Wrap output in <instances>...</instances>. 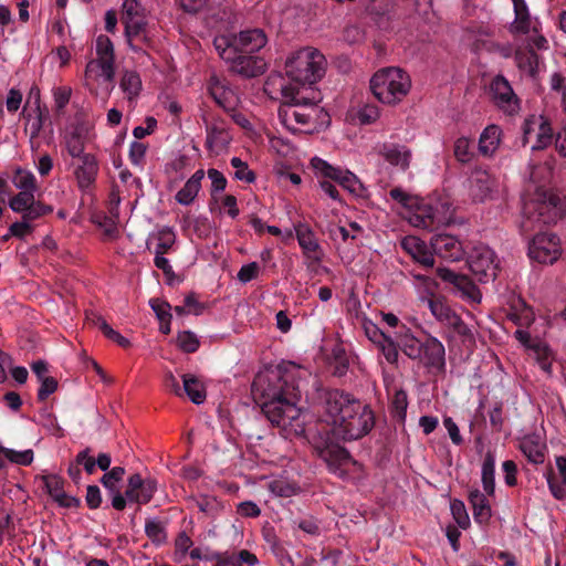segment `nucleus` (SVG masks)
Segmentation results:
<instances>
[{
	"instance_id": "nucleus-54",
	"label": "nucleus",
	"mask_w": 566,
	"mask_h": 566,
	"mask_svg": "<svg viewBox=\"0 0 566 566\" xmlns=\"http://www.w3.org/2000/svg\"><path fill=\"white\" fill-rule=\"evenodd\" d=\"M127 44L133 52L148 56L146 50L153 46V40L147 27L140 34L135 36L134 43L127 42Z\"/></svg>"
},
{
	"instance_id": "nucleus-58",
	"label": "nucleus",
	"mask_w": 566,
	"mask_h": 566,
	"mask_svg": "<svg viewBox=\"0 0 566 566\" xmlns=\"http://www.w3.org/2000/svg\"><path fill=\"white\" fill-rule=\"evenodd\" d=\"M422 342L412 335H406L402 339L401 349L405 355L411 359H418L420 357Z\"/></svg>"
},
{
	"instance_id": "nucleus-27",
	"label": "nucleus",
	"mask_w": 566,
	"mask_h": 566,
	"mask_svg": "<svg viewBox=\"0 0 566 566\" xmlns=\"http://www.w3.org/2000/svg\"><path fill=\"white\" fill-rule=\"evenodd\" d=\"M535 132L536 142L532 145V149H542L548 146L553 140V129L551 124L544 117L537 122H527L524 128V138L526 142Z\"/></svg>"
},
{
	"instance_id": "nucleus-48",
	"label": "nucleus",
	"mask_w": 566,
	"mask_h": 566,
	"mask_svg": "<svg viewBox=\"0 0 566 566\" xmlns=\"http://www.w3.org/2000/svg\"><path fill=\"white\" fill-rule=\"evenodd\" d=\"M516 64L520 70L524 71L531 76L536 74L537 65H538V56L534 52L528 53H516L515 55Z\"/></svg>"
},
{
	"instance_id": "nucleus-23",
	"label": "nucleus",
	"mask_w": 566,
	"mask_h": 566,
	"mask_svg": "<svg viewBox=\"0 0 566 566\" xmlns=\"http://www.w3.org/2000/svg\"><path fill=\"white\" fill-rule=\"evenodd\" d=\"M294 229L304 255L312 263H319L323 259V251L312 229L305 223H297Z\"/></svg>"
},
{
	"instance_id": "nucleus-42",
	"label": "nucleus",
	"mask_w": 566,
	"mask_h": 566,
	"mask_svg": "<svg viewBox=\"0 0 566 566\" xmlns=\"http://www.w3.org/2000/svg\"><path fill=\"white\" fill-rule=\"evenodd\" d=\"M520 449L530 462L535 464L544 462V446L533 438H524Z\"/></svg>"
},
{
	"instance_id": "nucleus-30",
	"label": "nucleus",
	"mask_w": 566,
	"mask_h": 566,
	"mask_svg": "<svg viewBox=\"0 0 566 566\" xmlns=\"http://www.w3.org/2000/svg\"><path fill=\"white\" fill-rule=\"evenodd\" d=\"M237 51L242 53H254L266 44V35L260 29L247 30L234 35Z\"/></svg>"
},
{
	"instance_id": "nucleus-34",
	"label": "nucleus",
	"mask_w": 566,
	"mask_h": 566,
	"mask_svg": "<svg viewBox=\"0 0 566 566\" xmlns=\"http://www.w3.org/2000/svg\"><path fill=\"white\" fill-rule=\"evenodd\" d=\"M203 177L205 171L202 169H198L176 193L177 202L182 206H189L192 203L201 188V180Z\"/></svg>"
},
{
	"instance_id": "nucleus-4",
	"label": "nucleus",
	"mask_w": 566,
	"mask_h": 566,
	"mask_svg": "<svg viewBox=\"0 0 566 566\" xmlns=\"http://www.w3.org/2000/svg\"><path fill=\"white\" fill-rule=\"evenodd\" d=\"M280 122L293 133L313 134L329 125V115L315 103L298 96L280 106Z\"/></svg>"
},
{
	"instance_id": "nucleus-29",
	"label": "nucleus",
	"mask_w": 566,
	"mask_h": 566,
	"mask_svg": "<svg viewBox=\"0 0 566 566\" xmlns=\"http://www.w3.org/2000/svg\"><path fill=\"white\" fill-rule=\"evenodd\" d=\"M209 93L214 102L224 111H232L237 104L234 92L217 76H211L209 81Z\"/></svg>"
},
{
	"instance_id": "nucleus-47",
	"label": "nucleus",
	"mask_w": 566,
	"mask_h": 566,
	"mask_svg": "<svg viewBox=\"0 0 566 566\" xmlns=\"http://www.w3.org/2000/svg\"><path fill=\"white\" fill-rule=\"evenodd\" d=\"M14 186L20 191L35 192L38 189L36 179L31 171L18 169L13 179Z\"/></svg>"
},
{
	"instance_id": "nucleus-51",
	"label": "nucleus",
	"mask_w": 566,
	"mask_h": 566,
	"mask_svg": "<svg viewBox=\"0 0 566 566\" xmlns=\"http://www.w3.org/2000/svg\"><path fill=\"white\" fill-rule=\"evenodd\" d=\"M268 488L275 496L289 497L296 493L297 488L284 479H275L269 482Z\"/></svg>"
},
{
	"instance_id": "nucleus-60",
	"label": "nucleus",
	"mask_w": 566,
	"mask_h": 566,
	"mask_svg": "<svg viewBox=\"0 0 566 566\" xmlns=\"http://www.w3.org/2000/svg\"><path fill=\"white\" fill-rule=\"evenodd\" d=\"M349 228L350 229H347L342 226L335 227L334 229L331 230L332 239L337 240L338 238H340L345 242L348 239H355V232L363 231V228L357 222H350Z\"/></svg>"
},
{
	"instance_id": "nucleus-15",
	"label": "nucleus",
	"mask_w": 566,
	"mask_h": 566,
	"mask_svg": "<svg viewBox=\"0 0 566 566\" xmlns=\"http://www.w3.org/2000/svg\"><path fill=\"white\" fill-rule=\"evenodd\" d=\"M157 481L142 478L139 473L132 474L127 480L125 495L132 503L147 504L157 491Z\"/></svg>"
},
{
	"instance_id": "nucleus-25",
	"label": "nucleus",
	"mask_w": 566,
	"mask_h": 566,
	"mask_svg": "<svg viewBox=\"0 0 566 566\" xmlns=\"http://www.w3.org/2000/svg\"><path fill=\"white\" fill-rule=\"evenodd\" d=\"M468 184L472 199L475 201H484L490 197L495 186V180L488 171L474 169L468 179Z\"/></svg>"
},
{
	"instance_id": "nucleus-5",
	"label": "nucleus",
	"mask_w": 566,
	"mask_h": 566,
	"mask_svg": "<svg viewBox=\"0 0 566 566\" xmlns=\"http://www.w3.org/2000/svg\"><path fill=\"white\" fill-rule=\"evenodd\" d=\"M411 78L400 67H385L377 71L370 78V90L382 104L396 105L410 92Z\"/></svg>"
},
{
	"instance_id": "nucleus-46",
	"label": "nucleus",
	"mask_w": 566,
	"mask_h": 566,
	"mask_svg": "<svg viewBox=\"0 0 566 566\" xmlns=\"http://www.w3.org/2000/svg\"><path fill=\"white\" fill-rule=\"evenodd\" d=\"M145 533L147 537L156 545H160L165 543L167 539L165 525L163 524V522L156 518L148 520L146 522Z\"/></svg>"
},
{
	"instance_id": "nucleus-24",
	"label": "nucleus",
	"mask_w": 566,
	"mask_h": 566,
	"mask_svg": "<svg viewBox=\"0 0 566 566\" xmlns=\"http://www.w3.org/2000/svg\"><path fill=\"white\" fill-rule=\"evenodd\" d=\"M43 486L51 499L62 507H77L80 500L71 496L64 491V481L55 475L49 474L41 478Z\"/></svg>"
},
{
	"instance_id": "nucleus-37",
	"label": "nucleus",
	"mask_w": 566,
	"mask_h": 566,
	"mask_svg": "<svg viewBox=\"0 0 566 566\" xmlns=\"http://www.w3.org/2000/svg\"><path fill=\"white\" fill-rule=\"evenodd\" d=\"M182 392L189 397V399L196 403L200 405L206 400V389L202 382L193 375L184 374L182 375Z\"/></svg>"
},
{
	"instance_id": "nucleus-8",
	"label": "nucleus",
	"mask_w": 566,
	"mask_h": 566,
	"mask_svg": "<svg viewBox=\"0 0 566 566\" xmlns=\"http://www.w3.org/2000/svg\"><path fill=\"white\" fill-rule=\"evenodd\" d=\"M562 254V241L555 232H538L530 240L527 245L528 258L539 264L553 265Z\"/></svg>"
},
{
	"instance_id": "nucleus-26",
	"label": "nucleus",
	"mask_w": 566,
	"mask_h": 566,
	"mask_svg": "<svg viewBox=\"0 0 566 566\" xmlns=\"http://www.w3.org/2000/svg\"><path fill=\"white\" fill-rule=\"evenodd\" d=\"M402 249L420 265L431 269L434 265L433 253L429 250L424 241L417 237L409 235L401 241Z\"/></svg>"
},
{
	"instance_id": "nucleus-56",
	"label": "nucleus",
	"mask_w": 566,
	"mask_h": 566,
	"mask_svg": "<svg viewBox=\"0 0 566 566\" xmlns=\"http://www.w3.org/2000/svg\"><path fill=\"white\" fill-rule=\"evenodd\" d=\"M231 166L234 168V178L245 182H253L255 179L254 172L249 169L248 164L239 157L231 159Z\"/></svg>"
},
{
	"instance_id": "nucleus-38",
	"label": "nucleus",
	"mask_w": 566,
	"mask_h": 566,
	"mask_svg": "<svg viewBox=\"0 0 566 566\" xmlns=\"http://www.w3.org/2000/svg\"><path fill=\"white\" fill-rule=\"evenodd\" d=\"M149 241L156 242L155 254H165L174 247L176 233L172 228L165 226L153 232Z\"/></svg>"
},
{
	"instance_id": "nucleus-6",
	"label": "nucleus",
	"mask_w": 566,
	"mask_h": 566,
	"mask_svg": "<svg viewBox=\"0 0 566 566\" xmlns=\"http://www.w3.org/2000/svg\"><path fill=\"white\" fill-rule=\"evenodd\" d=\"M287 76L302 85L319 81L326 70L325 56L314 48H304L293 53L285 63Z\"/></svg>"
},
{
	"instance_id": "nucleus-45",
	"label": "nucleus",
	"mask_w": 566,
	"mask_h": 566,
	"mask_svg": "<svg viewBox=\"0 0 566 566\" xmlns=\"http://www.w3.org/2000/svg\"><path fill=\"white\" fill-rule=\"evenodd\" d=\"M453 155L461 164H468L474 158L472 143L467 137H459L453 145Z\"/></svg>"
},
{
	"instance_id": "nucleus-18",
	"label": "nucleus",
	"mask_w": 566,
	"mask_h": 566,
	"mask_svg": "<svg viewBox=\"0 0 566 566\" xmlns=\"http://www.w3.org/2000/svg\"><path fill=\"white\" fill-rule=\"evenodd\" d=\"M72 163L73 175L81 189L90 188L96 180L98 174V161L93 154H85L75 157Z\"/></svg>"
},
{
	"instance_id": "nucleus-32",
	"label": "nucleus",
	"mask_w": 566,
	"mask_h": 566,
	"mask_svg": "<svg viewBox=\"0 0 566 566\" xmlns=\"http://www.w3.org/2000/svg\"><path fill=\"white\" fill-rule=\"evenodd\" d=\"M514 7V21L510 31L516 34H526L533 29V21L525 0H512Z\"/></svg>"
},
{
	"instance_id": "nucleus-31",
	"label": "nucleus",
	"mask_w": 566,
	"mask_h": 566,
	"mask_svg": "<svg viewBox=\"0 0 566 566\" xmlns=\"http://www.w3.org/2000/svg\"><path fill=\"white\" fill-rule=\"evenodd\" d=\"M28 104L33 105L35 117L29 123L30 138L34 139L39 136L45 120L49 118V111L41 105L40 90L32 87L29 93Z\"/></svg>"
},
{
	"instance_id": "nucleus-7",
	"label": "nucleus",
	"mask_w": 566,
	"mask_h": 566,
	"mask_svg": "<svg viewBox=\"0 0 566 566\" xmlns=\"http://www.w3.org/2000/svg\"><path fill=\"white\" fill-rule=\"evenodd\" d=\"M451 218V206L447 201L432 205L419 197V202L410 209L409 221L415 227L433 230L448 223Z\"/></svg>"
},
{
	"instance_id": "nucleus-50",
	"label": "nucleus",
	"mask_w": 566,
	"mask_h": 566,
	"mask_svg": "<svg viewBox=\"0 0 566 566\" xmlns=\"http://www.w3.org/2000/svg\"><path fill=\"white\" fill-rule=\"evenodd\" d=\"M96 55L98 60H105L115 63L114 45L106 35H98L96 39Z\"/></svg>"
},
{
	"instance_id": "nucleus-10",
	"label": "nucleus",
	"mask_w": 566,
	"mask_h": 566,
	"mask_svg": "<svg viewBox=\"0 0 566 566\" xmlns=\"http://www.w3.org/2000/svg\"><path fill=\"white\" fill-rule=\"evenodd\" d=\"M468 263L470 271L481 283L494 281L500 269L495 252L483 244L473 248Z\"/></svg>"
},
{
	"instance_id": "nucleus-20",
	"label": "nucleus",
	"mask_w": 566,
	"mask_h": 566,
	"mask_svg": "<svg viewBox=\"0 0 566 566\" xmlns=\"http://www.w3.org/2000/svg\"><path fill=\"white\" fill-rule=\"evenodd\" d=\"M229 64L233 72L244 77L259 76L266 70L265 61L252 53L238 52Z\"/></svg>"
},
{
	"instance_id": "nucleus-63",
	"label": "nucleus",
	"mask_w": 566,
	"mask_h": 566,
	"mask_svg": "<svg viewBox=\"0 0 566 566\" xmlns=\"http://www.w3.org/2000/svg\"><path fill=\"white\" fill-rule=\"evenodd\" d=\"M357 118L363 125L373 124L379 118V108L376 105H364L359 108Z\"/></svg>"
},
{
	"instance_id": "nucleus-14",
	"label": "nucleus",
	"mask_w": 566,
	"mask_h": 566,
	"mask_svg": "<svg viewBox=\"0 0 566 566\" xmlns=\"http://www.w3.org/2000/svg\"><path fill=\"white\" fill-rule=\"evenodd\" d=\"M438 276L453 285L454 291L463 300H468L473 303L481 302V292L476 285L464 274H458L447 268H439L437 270Z\"/></svg>"
},
{
	"instance_id": "nucleus-57",
	"label": "nucleus",
	"mask_w": 566,
	"mask_h": 566,
	"mask_svg": "<svg viewBox=\"0 0 566 566\" xmlns=\"http://www.w3.org/2000/svg\"><path fill=\"white\" fill-rule=\"evenodd\" d=\"M177 344L179 348L185 353H193L199 347V340L197 336L189 331H185L178 334Z\"/></svg>"
},
{
	"instance_id": "nucleus-13",
	"label": "nucleus",
	"mask_w": 566,
	"mask_h": 566,
	"mask_svg": "<svg viewBox=\"0 0 566 566\" xmlns=\"http://www.w3.org/2000/svg\"><path fill=\"white\" fill-rule=\"evenodd\" d=\"M122 22L125 25L126 41L134 43L135 36L148 25L145 8L137 0H125Z\"/></svg>"
},
{
	"instance_id": "nucleus-52",
	"label": "nucleus",
	"mask_w": 566,
	"mask_h": 566,
	"mask_svg": "<svg viewBox=\"0 0 566 566\" xmlns=\"http://www.w3.org/2000/svg\"><path fill=\"white\" fill-rule=\"evenodd\" d=\"M0 452L6 459L17 464L29 465L33 461V451L31 449L24 451H14L12 449L1 448Z\"/></svg>"
},
{
	"instance_id": "nucleus-41",
	"label": "nucleus",
	"mask_w": 566,
	"mask_h": 566,
	"mask_svg": "<svg viewBox=\"0 0 566 566\" xmlns=\"http://www.w3.org/2000/svg\"><path fill=\"white\" fill-rule=\"evenodd\" d=\"M495 457L492 452H486L482 463V484L488 495H493L495 489Z\"/></svg>"
},
{
	"instance_id": "nucleus-49",
	"label": "nucleus",
	"mask_w": 566,
	"mask_h": 566,
	"mask_svg": "<svg viewBox=\"0 0 566 566\" xmlns=\"http://www.w3.org/2000/svg\"><path fill=\"white\" fill-rule=\"evenodd\" d=\"M36 200L34 198V192L31 191H20L15 196H13L9 201V207L12 211L17 213H22L27 208H29Z\"/></svg>"
},
{
	"instance_id": "nucleus-17",
	"label": "nucleus",
	"mask_w": 566,
	"mask_h": 566,
	"mask_svg": "<svg viewBox=\"0 0 566 566\" xmlns=\"http://www.w3.org/2000/svg\"><path fill=\"white\" fill-rule=\"evenodd\" d=\"M430 244L433 252L447 261H459L464 255V248L461 241L448 233L433 235L430 240Z\"/></svg>"
},
{
	"instance_id": "nucleus-43",
	"label": "nucleus",
	"mask_w": 566,
	"mask_h": 566,
	"mask_svg": "<svg viewBox=\"0 0 566 566\" xmlns=\"http://www.w3.org/2000/svg\"><path fill=\"white\" fill-rule=\"evenodd\" d=\"M213 45L220 57L227 63H230L231 60L234 59V55L238 53L234 36H217L213 41Z\"/></svg>"
},
{
	"instance_id": "nucleus-1",
	"label": "nucleus",
	"mask_w": 566,
	"mask_h": 566,
	"mask_svg": "<svg viewBox=\"0 0 566 566\" xmlns=\"http://www.w3.org/2000/svg\"><path fill=\"white\" fill-rule=\"evenodd\" d=\"M252 391L265 417L286 437L304 433L305 422L296 406L301 394L292 373L280 366L262 371L256 375Z\"/></svg>"
},
{
	"instance_id": "nucleus-53",
	"label": "nucleus",
	"mask_w": 566,
	"mask_h": 566,
	"mask_svg": "<svg viewBox=\"0 0 566 566\" xmlns=\"http://www.w3.org/2000/svg\"><path fill=\"white\" fill-rule=\"evenodd\" d=\"M53 211L51 206L44 205L41 201H35L32 203L27 210H24L21 216L22 219L31 223L32 221L40 219L41 217L49 214Z\"/></svg>"
},
{
	"instance_id": "nucleus-19",
	"label": "nucleus",
	"mask_w": 566,
	"mask_h": 566,
	"mask_svg": "<svg viewBox=\"0 0 566 566\" xmlns=\"http://www.w3.org/2000/svg\"><path fill=\"white\" fill-rule=\"evenodd\" d=\"M418 360L426 367L442 370L446 366V349L443 344L433 336H428L423 342Z\"/></svg>"
},
{
	"instance_id": "nucleus-2",
	"label": "nucleus",
	"mask_w": 566,
	"mask_h": 566,
	"mask_svg": "<svg viewBox=\"0 0 566 566\" xmlns=\"http://www.w3.org/2000/svg\"><path fill=\"white\" fill-rule=\"evenodd\" d=\"M553 176V167L545 163L531 170V185L523 205L521 230L531 232L543 226H555L566 216V197L559 191L547 188L545 182Z\"/></svg>"
},
{
	"instance_id": "nucleus-55",
	"label": "nucleus",
	"mask_w": 566,
	"mask_h": 566,
	"mask_svg": "<svg viewBox=\"0 0 566 566\" xmlns=\"http://www.w3.org/2000/svg\"><path fill=\"white\" fill-rule=\"evenodd\" d=\"M450 509L457 524L463 530L468 528L470 525V517L464 503L460 500H453L450 504Z\"/></svg>"
},
{
	"instance_id": "nucleus-35",
	"label": "nucleus",
	"mask_w": 566,
	"mask_h": 566,
	"mask_svg": "<svg viewBox=\"0 0 566 566\" xmlns=\"http://www.w3.org/2000/svg\"><path fill=\"white\" fill-rule=\"evenodd\" d=\"M423 302L427 303L433 317L444 327L458 315L442 297L432 296L423 300Z\"/></svg>"
},
{
	"instance_id": "nucleus-44",
	"label": "nucleus",
	"mask_w": 566,
	"mask_h": 566,
	"mask_svg": "<svg viewBox=\"0 0 566 566\" xmlns=\"http://www.w3.org/2000/svg\"><path fill=\"white\" fill-rule=\"evenodd\" d=\"M120 88L127 95L128 99L138 96L142 90V80L134 71H125L119 83Z\"/></svg>"
},
{
	"instance_id": "nucleus-22",
	"label": "nucleus",
	"mask_w": 566,
	"mask_h": 566,
	"mask_svg": "<svg viewBox=\"0 0 566 566\" xmlns=\"http://www.w3.org/2000/svg\"><path fill=\"white\" fill-rule=\"evenodd\" d=\"M206 132V146L211 153L216 155H219L221 151H223L231 142V135L222 119L216 118L212 120V123H207Z\"/></svg>"
},
{
	"instance_id": "nucleus-33",
	"label": "nucleus",
	"mask_w": 566,
	"mask_h": 566,
	"mask_svg": "<svg viewBox=\"0 0 566 566\" xmlns=\"http://www.w3.org/2000/svg\"><path fill=\"white\" fill-rule=\"evenodd\" d=\"M502 129L497 125L486 126L479 138V151L485 157L492 156L501 143Z\"/></svg>"
},
{
	"instance_id": "nucleus-39",
	"label": "nucleus",
	"mask_w": 566,
	"mask_h": 566,
	"mask_svg": "<svg viewBox=\"0 0 566 566\" xmlns=\"http://www.w3.org/2000/svg\"><path fill=\"white\" fill-rule=\"evenodd\" d=\"M530 356L536 360L539 368L547 375H552L553 353L548 346L542 342L534 343L530 346Z\"/></svg>"
},
{
	"instance_id": "nucleus-40",
	"label": "nucleus",
	"mask_w": 566,
	"mask_h": 566,
	"mask_svg": "<svg viewBox=\"0 0 566 566\" xmlns=\"http://www.w3.org/2000/svg\"><path fill=\"white\" fill-rule=\"evenodd\" d=\"M449 331L450 338H458L461 343H473L474 334L470 326H468L458 314L446 326Z\"/></svg>"
},
{
	"instance_id": "nucleus-9",
	"label": "nucleus",
	"mask_w": 566,
	"mask_h": 566,
	"mask_svg": "<svg viewBox=\"0 0 566 566\" xmlns=\"http://www.w3.org/2000/svg\"><path fill=\"white\" fill-rule=\"evenodd\" d=\"M115 63L94 59L85 69V86L94 94L107 97L114 88Z\"/></svg>"
},
{
	"instance_id": "nucleus-28",
	"label": "nucleus",
	"mask_w": 566,
	"mask_h": 566,
	"mask_svg": "<svg viewBox=\"0 0 566 566\" xmlns=\"http://www.w3.org/2000/svg\"><path fill=\"white\" fill-rule=\"evenodd\" d=\"M318 455L327 463L331 472L343 475V471L340 467L348 463L350 460V455L346 449L331 444L324 448H316Z\"/></svg>"
},
{
	"instance_id": "nucleus-16",
	"label": "nucleus",
	"mask_w": 566,
	"mask_h": 566,
	"mask_svg": "<svg viewBox=\"0 0 566 566\" xmlns=\"http://www.w3.org/2000/svg\"><path fill=\"white\" fill-rule=\"evenodd\" d=\"M91 137V126L84 122H76L65 130L63 140L72 158L85 155V146Z\"/></svg>"
},
{
	"instance_id": "nucleus-64",
	"label": "nucleus",
	"mask_w": 566,
	"mask_h": 566,
	"mask_svg": "<svg viewBox=\"0 0 566 566\" xmlns=\"http://www.w3.org/2000/svg\"><path fill=\"white\" fill-rule=\"evenodd\" d=\"M149 305L154 310L160 322L171 319V314L169 312L171 307L167 302L161 301L159 298H151L149 301Z\"/></svg>"
},
{
	"instance_id": "nucleus-21",
	"label": "nucleus",
	"mask_w": 566,
	"mask_h": 566,
	"mask_svg": "<svg viewBox=\"0 0 566 566\" xmlns=\"http://www.w3.org/2000/svg\"><path fill=\"white\" fill-rule=\"evenodd\" d=\"M378 154L391 166L397 167L399 170L406 171L411 163V150L400 144L384 143L378 146Z\"/></svg>"
},
{
	"instance_id": "nucleus-61",
	"label": "nucleus",
	"mask_w": 566,
	"mask_h": 566,
	"mask_svg": "<svg viewBox=\"0 0 566 566\" xmlns=\"http://www.w3.org/2000/svg\"><path fill=\"white\" fill-rule=\"evenodd\" d=\"M389 195L391 199L401 203L405 208L409 210L412 208V206H416L419 202V197L412 196L401 188L391 189Z\"/></svg>"
},
{
	"instance_id": "nucleus-11",
	"label": "nucleus",
	"mask_w": 566,
	"mask_h": 566,
	"mask_svg": "<svg viewBox=\"0 0 566 566\" xmlns=\"http://www.w3.org/2000/svg\"><path fill=\"white\" fill-rule=\"evenodd\" d=\"M490 94L494 105L503 113L513 115L520 109V99L510 82L503 75H496L490 82Z\"/></svg>"
},
{
	"instance_id": "nucleus-62",
	"label": "nucleus",
	"mask_w": 566,
	"mask_h": 566,
	"mask_svg": "<svg viewBox=\"0 0 566 566\" xmlns=\"http://www.w3.org/2000/svg\"><path fill=\"white\" fill-rule=\"evenodd\" d=\"M198 510L207 515H216L220 510V503L212 496H200L196 500Z\"/></svg>"
},
{
	"instance_id": "nucleus-3",
	"label": "nucleus",
	"mask_w": 566,
	"mask_h": 566,
	"mask_svg": "<svg viewBox=\"0 0 566 566\" xmlns=\"http://www.w3.org/2000/svg\"><path fill=\"white\" fill-rule=\"evenodd\" d=\"M324 410L336 440H357L367 434L375 423L374 412L367 405L339 389L325 392Z\"/></svg>"
},
{
	"instance_id": "nucleus-36",
	"label": "nucleus",
	"mask_w": 566,
	"mask_h": 566,
	"mask_svg": "<svg viewBox=\"0 0 566 566\" xmlns=\"http://www.w3.org/2000/svg\"><path fill=\"white\" fill-rule=\"evenodd\" d=\"M469 502L472 506L473 518L479 524H485L491 517V507L485 495L478 489L470 491Z\"/></svg>"
},
{
	"instance_id": "nucleus-59",
	"label": "nucleus",
	"mask_w": 566,
	"mask_h": 566,
	"mask_svg": "<svg viewBox=\"0 0 566 566\" xmlns=\"http://www.w3.org/2000/svg\"><path fill=\"white\" fill-rule=\"evenodd\" d=\"M125 469L123 467H114L102 476L101 482L109 492H115L117 490L116 483L123 479Z\"/></svg>"
},
{
	"instance_id": "nucleus-12",
	"label": "nucleus",
	"mask_w": 566,
	"mask_h": 566,
	"mask_svg": "<svg viewBox=\"0 0 566 566\" xmlns=\"http://www.w3.org/2000/svg\"><path fill=\"white\" fill-rule=\"evenodd\" d=\"M312 165L314 169L323 177L335 180L344 189L348 190L355 196H361L364 191L363 184L353 172L343 170L338 167H334L321 158H314L312 160Z\"/></svg>"
}]
</instances>
